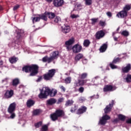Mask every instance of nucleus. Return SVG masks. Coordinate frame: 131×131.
<instances>
[{
	"instance_id": "nucleus-1",
	"label": "nucleus",
	"mask_w": 131,
	"mask_h": 131,
	"mask_svg": "<svg viewBox=\"0 0 131 131\" xmlns=\"http://www.w3.org/2000/svg\"><path fill=\"white\" fill-rule=\"evenodd\" d=\"M40 93L38 95V97L40 99H45L50 96V97H55L57 94V90L52 89L51 90L49 87H44L43 90H39Z\"/></svg>"
},
{
	"instance_id": "nucleus-2",
	"label": "nucleus",
	"mask_w": 131,
	"mask_h": 131,
	"mask_svg": "<svg viewBox=\"0 0 131 131\" xmlns=\"http://www.w3.org/2000/svg\"><path fill=\"white\" fill-rule=\"evenodd\" d=\"M23 71L25 72H31L30 76H34L38 72V67L37 65L33 64L32 66H26L23 68Z\"/></svg>"
},
{
	"instance_id": "nucleus-3",
	"label": "nucleus",
	"mask_w": 131,
	"mask_h": 131,
	"mask_svg": "<svg viewBox=\"0 0 131 131\" xmlns=\"http://www.w3.org/2000/svg\"><path fill=\"white\" fill-rule=\"evenodd\" d=\"M15 110L16 103L15 102H13L10 105L8 110L9 113L11 114L10 116V118H11V119H14V118H15V117H16V115L14 113Z\"/></svg>"
},
{
	"instance_id": "nucleus-4",
	"label": "nucleus",
	"mask_w": 131,
	"mask_h": 131,
	"mask_svg": "<svg viewBox=\"0 0 131 131\" xmlns=\"http://www.w3.org/2000/svg\"><path fill=\"white\" fill-rule=\"evenodd\" d=\"M63 115H64V112L61 110H58L55 113L51 115V118L53 121H55L58 119V117H61Z\"/></svg>"
},
{
	"instance_id": "nucleus-5",
	"label": "nucleus",
	"mask_w": 131,
	"mask_h": 131,
	"mask_svg": "<svg viewBox=\"0 0 131 131\" xmlns=\"http://www.w3.org/2000/svg\"><path fill=\"white\" fill-rule=\"evenodd\" d=\"M55 73H56V70L51 69L48 71L47 74H45L43 75V78L45 80H51L53 77H54V75H55Z\"/></svg>"
},
{
	"instance_id": "nucleus-6",
	"label": "nucleus",
	"mask_w": 131,
	"mask_h": 131,
	"mask_svg": "<svg viewBox=\"0 0 131 131\" xmlns=\"http://www.w3.org/2000/svg\"><path fill=\"white\" fill-rule=\"evenodd\" d=\"M47 17V12L43 14H38L36 17L33 18V23H34V22H38L40 19L44 20V21H47L48 20Z\"/></svg>"
},
{
	"instance_id": "nucleus-7",
	"label": "nucleus",
	"mask_w": 131,
	"mask_h": 131,
	"mask_svg": "<svg viewBox=\"0 0 131 131\" xmlns=\"http://www.w3.org/2000/svg\"><path fill=\"white\" fill-rule=\"evenodd\" d=\"M101 80V78L99 76H97L95 77H94L93 79H92V82H93V84H92L91 83L87 84V85L88 86H90V85H96V86H98L99 84H100V81Z\"/></svg>"
},
{
	"instance_id": "nucleus-8",
	"label": "nucleus",
	"mask_w": 131,
	"mask_h": 131,
	"mask_svg": "<svg viewBox=\"0 0 131 131\" xmlns=\"http://www.w3.org/2000/svg\"><path fill=\"white\" fill-rule=\"evenodd\" d=\"M109 119H110V117L107 115H105L103 116L101 119H100L99 123L101 124V125H103L104 124H106L107 120H109Z\"/></svg>"
},
{
	"instance_id": "nucleus-9",
	"label": "nucleus",
	"mask_w": 131,
	"mask_h": 131,
	"mask_svg": "<svg viewBox=\"0 0 131 131\" xmlns=\"http://www.w3.org/2000/svg\"><path fill=\"white\" fill-rule=\"evenodd\" d=\"M73 52L75 54H77V53H80L81 52V50H82V47L79 44H76L72 48Z\"/></svg>"
},
{
	"instance_id": "nucleus-10",
	"label": "nucleus",
	"mask_w": 131,
	"mask_h": 131,
	"mask_svg": "<svg viewBox=\"0 0 131 131\" xmlns=\"http://www.w3.org/2000/svg\"><path fill=\"white\" fill-rule=\"evenodd\" d=\"M121 60L119 58H114L113 63L110 64V66L112 69H117V66L114 65V63L116 64V63H118L119 62H121Z\"/></svg>"
},
{
	"instance_id": "nucleus-11",
	"label": "nucleus",
	"mask_w": 131,
	"mask_h": 131,
	"mask_svg": "<svg viewBox=\"0 0 131 131\" xmlns=\"http://www.w3.org/2000/svg\"><path fill=\"white\" fill-rule=\"evenodd\" d=\"M115 90H116V87L111 85H106L104 86L103 88L104 92H113V91H115Z\"/></svg>"
},
{
	"instance_id": "nucleus-12",
	"label": "nucleus",
	"mask_w": 131,
	"mask_h": 131,
	"mask_svg": "<svg viewBox=\"0 0 131 131\" xmlns=\"http://www.w3.org/2000/svg\"><path fill=\"white\" fill-rule=\"evenodd\" d=\"M63 4H64L63 0H54L53 1V5L56 8H59V7H61L63 6Z\"/></svg>"
},
{
	"instance_id": "nucleus-13",
	"label": "nucleus",
	"mask_w": 131,
	"mask_h": 131,
	"mask_svg": "<svg viewBox=\"0 0 131 131\" xmlns=\"http://www.w3.org/2000/svg\"><path fill=\"white\" fill-rule=\"evenodd\" d=\"M114 104V101L112 100V103L106 106V107L104 109V113L105 114H107V113H109V112L111 111V109H112Z\"/></svg>"
},
{
	"instance_id": "nucleus-14",
	"label": "nucleus",
	"mask_w": 131,
	"mask_h": 131,
	"mask_svg": "<svg viewBox=\"0 0 131 131\" xmlns=\"http://www.w3.org/2000/svg\"><path fill=\"white\" fill-rule=\"evenodd\" d=\"M13 95H14V91L13 90H7L4 95L5 98L6 99H10L13 97Z\"/></svg>"
},
{
	"instance_id": "nucleus-15",
	"label": "nucleus",
	"mask_w": 131,
	"mask_h": 131,
	"mask_svg": "<svg viewBox=\"0 0 131 131\" xmlns=\"http://www.w3.org/2000/svg\"><path fill=\"white\" fill-rule=\"evenodd\" d=\"M131 69V66L130 63L127 64L125 67L122 68V73H128Z\"/></svg>"
},
{
	"instance_id": "nucleus-16",
	"label": "nucleus",
	"mask_w": 131,
	"mask_h": 131,
	"mask_svg": "<svg viewBox=\"0 0 131 131\" xmlns=\"http://www.w3.org/2000/svg\"><path fill=\"white\" fill-rule=\"evenodd\" d=\"M126 16H127V12H126L124 10H122L119 12L117 14V17H118V18H125Z\"/></svg>"
},
{
	"instance_id": "nucleus-17",
	"label": "nucleus",
	"mask_w": 131,
	"mask_h": 131,
	"mask_svg": "<svg viewBox=\"0 0 131 131\" xmlns=\"http://www.w3.org/2000/svg\"><path fill=\"white\" fill-rule=\"evenodd\" d=\"M86 83V80H78V81H75L74 82V86L76 88V86H80V85H83L84 83Z\"/></svg>"
},
{
	"instance_id": "nucleus-18",
	"label": "nucleus",
	"mask_w": 131,
	"mask_h": 131,
	"mask_svg": "<svg viewBox=\"0 0 131 131\" xmlns=\"http://www.w3.org/2000/svg\"><path fill=\"white\" fill-rule=\"evenodd\" d=\"M104 35H105V33L104 32V31H99L96 33V37L97 39H100V38L104 37Z\"/></svg>"
},
{
	"instance_id": "nucleus-19",
	"label": "nucleus",
	"mask_w": 131,
	"mask_h": 131,
	"mask_svg": "<svg viewBox=\"0 0 131 131\" xmlns=\"http://www.w3.org/2000/svg\"><path fill=\"white\" fill-rule=\"evenodd\" d=\"M70 27L69 26L64 25L62 27V31L63 33H68L70 32Z\"/></svg>"
},
{
	"instance_id": "nucleus-20",
	"label": "nucleus",
	"mask_w": 131,
	"mask_h": 131,
	"mask_svg": "<svg viewBox=\"0 0 131 131\" xmlns=\"http://www.w3.org/2000/svg\"><path fill=\"white\" fill-rule=\"evenodd\" d=\"M50 57L53 59L55 60L59 57V52L54 51L50 54Z\"/></svg>"
},
{
	"instance_id": "nucleus-21",
	"label": "nucleus",
	"mask_w": 131,
	"mask_h": 131,
	"mask_svg": "<svg viewBox=\"0 0 131 131\" xmlns=\"http://www.w3.org/2000/svg\"><path fill=\"white\" fill-rule=\"evenodd\" d=\"M83 55L80 53L78 54L75 57V64H76L77 62H78L80 59H82Z\"/></svg>"
},
{
	"instance_id": "nucleus-22",
	"label": "nucleus",
	"mask_w": 131,
	"mask_h": 131,
	"mask_svg": "<svg viewBox=\"0 0 131 131\" xmlns=\"http://www.w3.org/2000/svg\"><path fill=\"white\" fill-rule=\"evenodd\" d=\"M43 62H48V63H51L53 60H54L51 56L48 57V56H45L42 58Z\"/></svg>"
},
{
	"instance_id": "nucleus-23",
	"label": "nucleus",
	"mask_w": 131,
	"mask_h": 131,
	"mask_svg": "<svg viewBox=\"0 0 131 131\" xmlns=\"http://www.w3.org/2000/svg\"><path fill=\"white\" fill-rule=\"evenodd\" d=\"M57 102V100L55 98H51L47 100V105H54Z\"/></svg>"
},
{
	"instance_id": "nucleus-24",
	"label": "nucleus",
	"mask_w": 131,
	"mask_h": 131,
	"mask_svg": "<svg viewBox=\"0 0 131 131\" xmlns=\"http://www.w3.org/2000/svg\"><path fill=\"white\" fill-rule=\"evenodd\" d=\"M86 111V107L82 106L78 110L77 114H82V113H84Z\"/></svg>"
},
{
	"instance_id": "nucleus-25",
	"label": "nucleus",
	"mask_w": 131,
	"mask_h": 131,
	"mask_svg": "<svg viewBox=\"0 0 131 131\" xmlns=\"http://www.w3.org/2000/svg\"><path fill=\"white\" fill-rule=\"evenodd\" d=\"M108 47V45H107V43L103 44L102 46L100 48V51L101 53H104L107 50V48Z\"/></svg>"
},
{
	"instance_id": "nucleus-26",
	"label": "nucleus",
	"mask_w": 131,
	"mask_h": 131,
	"mask_svg": "<svg viewBox=\"0 0 131 131\" xmlns=\"http://www.w3.org/2000/svg\"><path fill=\"white\" fill-rule=\"evenodd\" d=\"M73 43H74V38H71L65 42V45L67 46H71Z\"/></svg>"
},
{
	"instance_id": "nucleus-27",
	"label": "nucleus",
	"mask_w": 131,
	"mask_h": 131,
	"mask_svg": "<svg viewBox=\"0 0 131 131\" xmlns=\"http://www.w3.org/2000/svg\"><path fill=\"white\" fill-rule=\"evenodd\" d=\"M46 14L47 15V17L49 18V19H54L55 18V13L53 12H46Z\"/></svg>"
},
{
	"instance_id": "nucleus-28",
	"label": "nucleus",
	"mask_w": 131,
	"mask_h": 131,
	"mask_svg": "<svg viewBox=\"0 0 131 131\" xmlns=\"http://www.w3.org/2000/svg\"><path fill=\"white\" fill-rule=\"evenodd\" d=\"M34 101L30 99L29 100H28L27 102V105L28 107H31V106H33V105H34Z\"/></svg>"
},
{
	"instance_id": "nucleus-29",
	"label": "nucleus",
	"mask_w": 131,
	"mask_h": 131,
	"mask_svg": "<svg viewBox=\"0 0 131 131\" xmlns=\"http://www.w3.org/2000/svg\"><path fill=\"white\" fill-rule=\"evenodd\" d=\"M9 61L11 64H14V63H16L18 61V58L12 57L9 58Z\"/></svg>"
},
{
	"instance_id": "nucleus-30",
	"label": "nucleus",
	"mask_w": 131,
	"mask_h": 131,
	"mask_svg": "<svg viewBox=\"0 0 131 131\" xmlns=\"http://www.w3.org/2000/svg\"><path fill=\"white\" fill-rule=\"evenodd\" d=\"M124 79L126 80V82H127V83L131 82V75L127 74L126 76V77L124 78Z\"/></svg>"
},
{
	"instance_id": "nucleus-31",
	"label": "nucleus",
	"mask_w": 131,
	"mask_h": 131,
	"mask_svg": "<svg viewBox=\"0 0 131 131\" xmlns=\"http://www.w3.org/2000/svg\"><path fill=\"white\" fill-rule=\"evenodd\" d=\"M130 9H131L130 5H127L124 7L123 11H124L125 12H126V13H127V12H128V11H129Z\"/></svg>"
},
{
	"instance_id": "nucleus-32",
	"label": "nucleus",
	"mask_w": 131,
	"mask_h": 131,
	"mask_svg": "<svg viewBox=\"0 0 131 131\" xmlns=\"http://www.w3.org/2000/svg\"><path fill=\"white\" fill-rule=\"evenodd\" d=\"M90 43H91V42L89 41V40L86 39L83 42V46L84 47H85L86 48H87L88 47H89V46H90Z\"/></svg>"
},
{
	"instance_id": "nucleus-33",
	"label": "nucleus",
	"mask_w": 131,
	"mask_h": 131,
	"mask_svg": "<svg viewBox=\"0 0 131 131\" xmlns=\"http://www.w3.org/2000/svg\"><path fill=\"white\" fill-rule=\"evenodd\" d=\"M54 21L55 23H60L61 22V18L59 16H56Z\"/></svg>"
},
{
	"instance_id": "nucleus-34",
	"label": "nucleus",
	"mask_w": 131,
	"mask_h": 131,
	"mask_svg": "<svg viewBox=\"0 0 131 131\" xmlns=\"http://www.w3.org/2000/svg\"><path fill=\"white\" fill-rule=\"evenodd\" d=\"M19 84V80L18 79H15L13 80L12 84L14 86H16Z\"/></svg>"
},
{
	"instance_id": "nucleus-35",
	"label": "nucleus",
	"mask_w": 131,
	"mask_h": 131,
	"mask_svg": "<svg viewBox=\"0 0 131 131\" xmlns=\"http://www.w3.org/2000/svg\"><path fill=\"white\" fill-rule=\"evenodd\" d=\"M86 76H88V73H84L79 75V77H80L81 79H84V78H86Z\"/></svg>"
},
{
	"instance_id": "nucleus-36",
	"label": "nucleus",
	"mask_w": 131,
	"mask_h": 131,
	"mask_svg": "<svg viewBox=\"0 0 131 131\" xmlns=\"http://www.w3.org/2000/svg\"><path fill=\"white\" fill-rule=\"evenodd\" d=\"M122 35H123L124 36H128L129 33L127 31H123L121 33Z\"/></svg>"
},
{
	"instance_id": "nucleus-37",
	"label": "nucleus",
	"mask_w": 131,
	"mask_h": 131,
	"mask_svg": "<svg viewBox=\"0 0 131 131\" xmlns=\"http://www.w3.org/2000/svg\"><path fill=\"white\" fill-rule=\"evenodd\" d=\"M64 82L66 84L70 83L71 82V77H68L64 79Z\"/></svg>"
},
{
	"instance_id": "nucleus-38",
	"label": "nucleus",
	"mask_w": 131,
	"mask_h": 131,
	"mask_svg": "<svg viewBox=\"0 0 131 131\" xmlns=\"http://www.w3.org/2000/svg\"><path fill=\"white\" fill-rule=\"evenodd\" d=\"M118 118L120 120H122V121L125 120V117L121 114L118 115Z\"/></svg>"
},
{
	"instance_id": "nucleus-39",
	"label": "nucleus",
	"mask_w": 131,
	"mask_h": 131,
	"mask_svg": "<svg viewBox=\"0 0 131 131\" xmlns=\"http://www.w3.org/2000/svg\"><path fill=\"white\" fill-rule=\"evenodd\" d=\"M70 17L72 19H77V18H79V15L78 14H72L70 15Z\"/></svg>"
},
{
	"instance_id": "nucleus-40",
	"label": "nucleus",
	"mask_w": 131,
	"mask_h": 131,
	"mask_svg": "<svg viewBox=\"0 0 131 131\" xmlns=\"http://www.w3.org/2000/svg\"><path fill=\"white\" fill-rule=\"evenodd\" d=\"M48 125H44L42 126L40 131H48Z\"/></svg>"
},
{
	"instance_id": "nucleus-41",
	"label": "nucleus",
	"mask_w": 131,
	"mask_h": 131,
	"mask_svg": "<svg viewBox=\"0 0 131 131\" xmlns=\"http://www.w3.org/2000/svg\"><path fill=\"white\" fill-rule=\"evenodd\" d=\"M92 0H85V5H86V6H91L92 4Z\"/></svg>"
},
{
	"instance_id": "nucleus-42",
	"label": "nucleus",
	"mask_w": 131,
	"mask_h": 131,
	"mask_svg": "<svg viewBox=\"0 0 131 131\" xmlns=\"http://www.w3.org/2000/svg\"><path fill=\"white\" fill-rule=\"evenodd\" d=\"M73 104L72 100H68L66 103V106H71Z\"/></svg>"
},
{
	"instance_id": "nucleus-43",
	"label": "nucleus",
	"mask_w": 131,
	"mask_h": 131,
	"mask_svg": "<svg viewBox=\"0 0 131 131\" xmlns=\"http://www.w3.org/2000/svg\"><path fill=\"white\" fill-rule=\"evenodd\" d=\"M39 113H40V111H39V110H36L33 111V115H38Z\"/></svg>"
},
{
	"instance_id": "nucleus-44",
	"label": "nucleus",
	"mask_w": 131,
	"mask_h": 131,
	"mask_svg": "<svg viewBox=\"0 0 131 131\" xmlns=\"http://www.w3.org/2000/svg\"><path fill=\"white\" fill-rule=\"evenodd\" d=\"M41 124H42V122H39L35 124V127L38 128L40 126H41Z\"/></svg>"
},
{
	"instance_id": "nucleus-45",
	"label": "nucleus",
	"mask_w": 131,
	"mask_h": 131,
	"mask_svg": "<svg viewBox=\"0 0 131 131\" xmlns=\"http://www.w3.org/2000/svg\"><path fill=\"white\" fill-rule=\"evenodd\" d=\"M78 92L82 94L83 92H84V88L83 87H80L78 89Z\"/></svg>"
},
{
	"instance_id": "nucleus-46",
	"label": "nucleus",
	"mask_w": 131,
	"mask_h": 131,
	"mask_svg": "<svg viewBox=\"0 0 131 131\" xmlns=\"http://www.w3.org/2000/svg\"><path fill=\"white\" fill-rule=\"evenodd\" d=\"M84 101H85V98L83 97H81L79 99V102L80 103H83V102H84Z\"/></svg>"
},
{
	"instance_id": "nucleus-47",
	"label": "nucleus",
	"mask_w": 131,
	"mask_h": 131,
	"mask_svg": "<svg viewBox=\"0 0 131 131\" xmlns=\"http://www.w3.org/2000/svg\"><path fill=\"white\" fill-rule=\"evenodd\" d=\"M8 80H9V78H5L2 80V83H7V82H8Z\"/></svg>"
},
{
	"instance_id": "nucleus-48",
	"label": "nucleus",
	"mask_w": 131,
	"mask_h": 131,
	"mask_svg": "<svg viewBox=\"0 0 131 131\" xmlns=\"http://www.w3.org/2000/svg\"><path fill=\"white\" fill-rule=\"evenodd\" d=\"M19 8H20V5H17L13 7V11H16V10H18V9H19Z\"/></svg>"
},
{
	"instance_id": "nucleus-49",
	"label": "nucleus",
	"mask_w": 131,
	"mask_h": 131,
	"mask_svg": "<svg viewBox=\"0 0 131 131\" xmlns=\"http://www.w3.org/2000/svg\"><path fill=\"white\" fill-rule=\"evenodd\" d=\"M115 33H116V32L113 33V36L114 40H115V41H117V40H118V38L114 36V35H115Z\"/></svg>"
},
{
	"instance_id": "nucleus-50",
	"label": "nucleus",
	"mask_w": 131,
	"mask_h": 131,
	"mask_svg": "<svg viewBox=\"0 0 131 131\" xmlns=\"http://www.w3.org/2000/svg\"><path fill=\"white\" fill-rule=\"evenodd\" d=\"M81 4H78L75 6V8H77V10H81Z\"/></svg>"
},
{
	"instance_id": "nucleus-51",
	"label": "nucleus",
	"mask_w": 131,
	"mask_h": 131,
	"mask_svg": "<svg viewBox=\"0 0 131 131\" xmlns=\"http://www.w3.org/2000/svg\"><path fill=\"white\" fill-rule=\"evenodd\" d=\"M42 79V77L40 76L38 78V79L36 80V82H39L40 81H41V80Z\"/></svg>"
},
{
	"instance_id": "nucleus-52",
	"label": "nucleus",
	"mask_w": 131,
	"mask_h": 131,
	"mask_svg": "<svg viewBox=\"0 0 131 131\" xmlns=\"http://www.w3.org/2000/svg\"><path fill=\"white\" fill-rule=\"evenodd\" d=\"M106 15L108 17H109L110 18L112 17V13L110 12H106Z\"/></svg>"
},
{
	"instance_id": "nucleus-53",
	"label": "nucleus",
	"mask_w": 131,
	"mask_h": 131,
	"mask_svg": "<svg viewBox=\"0 0 131 131\" xmlns=\"http://www.w3.org/2000/svg\"><path fill=\"white\" fill-rule=\"evenodd\" d=\"M76 109H77L76 106H75L74 107L72 108V109L71 110V112H72V113H73V112H74V111H75Z\"/></svg>"
},
{
	"instance_id": "nucleus-54",
	"label": "nucleus",
	"mask_w": 131,
	"mask_h": 131,
	"mask_svg": "<svg viewBox=\"0 0 131 131\" xmlns=\"http://www.w3.org/2000/svg\"><path fill=\"white\" fill-rule=\"evenodd\" d=\"M60 89H61V91H63L64 92H65V91H66L65 87H64V86H63V85H60Z\"/></svg>"
},
{
	"instance_id": "nucleus-55",
	"label": "nucleus",
	"mask_w": 131,
	"mask_h": 131,
	"mask_svg": "<svg viewBox=\"0 0 131 131\" xmlns=\"http://www.w3.org/2000/svg\"><path fill=\"white\" fill-rule=\"evenodd\" d=\"M100 25H101V26H105V22L100 20V23H99Z\"/></svg>"
},
{
	"instance_id": "nucleus-56",
	"label": "nucleus",
	"mask_w": 131,
	"mask_h": 131,
	"mask_svg": "<svg viewBox=\"0 0 131 131\" xmlns=\"http://www.w3.org/2000/svg\"><path fill=\"white\" fill-rule=\"evenodd\" d=\"M82 63H83V64H86V63H88V59H82Z\"/></svg>"
},
{
	"instance_id": "nucleus-57",
	"label": "nucleus",
	"mask_w": 131,
	"mask_h": 131,
	"mask_svg": "<svg viewBox=\"0 0 131 131\" xmlns=\"http://www.w3.org/2000/svg\"><path fill=\"white\" fill-rule=\"evenodd\" d=\"M98 19L96 18H92L91 19V21H92V23H96Z\"/></svg>"
},
{
	"instance_id": "nucleus-58",
	"label": "nucleus",
	"mask_w": 131,
	"mask_h": 131,
	"mask_svg": "<svg viewBox=\"0 0 131 131\" xmlns=\"http://www.w3.org/2000/svg\"><path fill=\"white\" fill-rule=\"evenodd\" d=\"M63 101H64V99L63 98H59L58 99V103H62V102H63Z\"/></svg>"
},
{
	"instance_id": "nucleus-59",
	"label": "nucleus",
	"mask_w": 131,
	"mask_h": 131,
	"mask_svg": "<svg viewBox=\"0 0 131 131\" xmlns=\"http://www.w3.org/2000/svg\"><path fill=\"white\" fill-rule=\"evenodd\" d=\"M14 45H15L14 42H13L12 43H10L8 44L9 47H14Z\"/></svg>"
},
{
	"instance_id": "nucleus-60",
	"label": "nucleus",
	"mask_w": 131,
	"mask_h": 131,
	"mask_svg": "<svg viewBox=\"0 0 131 131\" xmlns=\"http://www.w3.org/2000/svg\"><path fill=\"white\" fill-rule=\"evenodd\" d=\"M126 123H131V118L126 120Z\"/></svg>"
},
{
	"instance_id": "nucleus-61",
	"label": "nucleus",
	"mask_w": 131,
	"mask_h": 131,
	"mask_svg": "<svg viewBox=\"0 0 131 131\" xmlns=\"http://www.w3.org/2000/svg\"><path fill=\"white\" fill-rule=\"evenodd\" d=\"M67 49L68 51H70V50L71 49V47H70L69 46H67Z\"/></svg>"
},
{
	"instance_id": "nucleus-62",
	"label": "nucleus",
	"mask_w": 131,
	"mask_h": 131,
	"mask_svg": "<svg viewBox=\"0 0 131 131\" xmlns=\"http://www.w3.org/2000/svg\"><path fill=\"white\" fill-rule=\"evenodd\" d=\"M118 121H119V119H115L114 120V122H118Z\"/></svg>"
},
{
	"instance_id": "nucleus-63",
	"label": "nucleus",
	"mask_w": 131,
	"mask_h": 131,
	"mask_svg": "<svg viewBox=\"0 0 131 131\" xmlns=\"http://www.w3.org/2000/svg\"><path fill=\"white\" fill-rule=\"evenodd\" d=\"M20 36H21L20 33H17V38H20Z\"/></svg>"
},
{
	"instance_id": "nucleus-64",
	"label": "nucleus",
	"mask_w": 131,
	"mask_h": 131,
	"mask_svg": "<svg viewBox=\"0 0 131 131\" xmlns=\"http://www.w3.org/2000/svg\"><path fill=\"white\" fill-rule=\"evenodd\" d=\"M47 3H52V1L53 0H46Z\"/></svg>"
}]
</instances>
